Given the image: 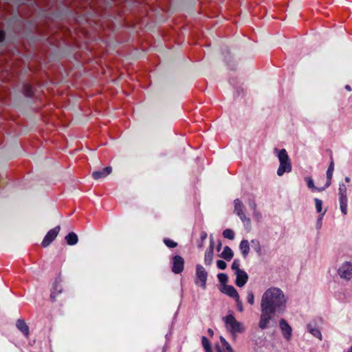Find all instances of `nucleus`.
Segmentation results:
<instances>
[{"instance_id":"f257e3e1","label":"nucleus","mask_w":352,"mask_h":352,"mask_svg":"<svg viewBox=\"0 0 352 352\" xmlns=\"http://www.w3.org/2000/svg\"><path fill=\"white\" fill-rule=\"evenodd\" d=\"M287 299L283 292L279 288L271 287L267 289L262 296L261 310L274 313L276 311H283Z\"/></svg>"},{"instance_id":"f03ea898","label":"nucleus","mask_w":352,"mask_h":352,"mask_svg":"<svg viewBox=\"0 0 352 352\" xmlns=\"http://www.w3.org/2000/svg\"><path fill=\"white\" fill-rule=\"evenodd\" d=\"M275 151L277 153L280 166L277 170V174L279 176L283 175L285 172H290L292 170V165L289 159V156L285 149L278 151L275 148Z\"/></svg>"},{"instance_id":"7ed1b4c3","label":"nucleus","mask_w":352,"mask_h":352,"mask_svg":"<svg viewBox=\"0 0 352 352\" xmlns=\"http://www.w3.org/2000/svg\"><path fill=\"white\" fill-rule=\"evenodd\" d=\"M226 328L232 333H241L243 331L242 324L238 322L232 314H230L223 318Z\"/></svg>"},{"instance_id":"20e7f679","label":"nucleus","mask_w":352,"mask_h":352,"mask_svg":"<svg viewBox=\"0 0 352 352\" xmlns=\"http://www.w3.org/2000/svg\"><path fill=\"white\" fill-rule=\"evenodd\" d=\"M60 230V226H57L53 229H51L45 236L41 245L43 247H47L58 236Z\"/></svg>"},{"instance_id":"39448f33","label":"nucleus","mask_w":352,"mask_h":352,"mask_svg":"<svg viewBox=\"0 0 352 352\" xmlns=\"http://www.w3.org/2000/svg\"><path fill=\"white\" fill-rule=\"evenodd\" d=\"M196 275H197L196 283L197 284L200 283L201 286L204 289L206 287V280H207V277H208L206 271L202 266L198 265L197 267Z\"/></svg>"},{"instance_id":"423d86ee","label":"nucleus","mask_w":352,"mask_h":352,"mask_svg":"<svg viewBox=\"0 0 352 352\" xmlns=\"http://www.w3.org/2000/svg\"><path fill=\"white\" fill-rule=\"evenodd\" d=\"M273 314L274 312L272 311L261 310V318L258 323V326L261 329H264L268 326L272 319V314Z\"/></svg>"},{"instance_id":"0eeeda50","label":"nucleus","mask_w":352,"mask_h":352,"mask_svg":"<svg viewBox=\"0 0 352 352\" xmlns=\"http://www.w3.org/2000/svg\"><path fill=\"white\" fill-rule=\"evenodd\" d=\"M184 261L180 256H175L173 259L172 270L175 274L182 272L184 270Z\"/></svg>"},{"instance_id":"6e6552de","label":"nucleus","mask_w":352,"mask_h":352,"mask_svg":"<svg viewBox=\"0 0 352 352\" xmlns=\"http://www.w3.org/2000/svg\"><path fill=\"white\" fill-rule=\"evenodd\" d=\"M279 326L283 334V336L287 340H289L292 336V327L287 322L285 319H280L279 321Z\"/></svg>"},{"instance_id":"1a4fd4ad","label":"nucleus","mask_w":352,"mask_h":352,"mask_svg":"<svg viewBox=\"0 0 352 352\" xmlns=\"http://www.w3.org/2000/svg\"><path fill=\"white\" fill-rule=\"evenodd\" d=\"M338 272L342 278L349 279L352 276V265L346 262L342 265Z\"/></svg>"},{"instance_id":"9d476101","label":"nucleus","mask_w":352,"mask_h":352,"mask_svg":"<svg viewBox=\"0 0 352 352\" xmlns=\"http://www.w3.org/2000/svg\"><path fill=\"white\" fill-rule=\"evenodd\" d=\"M221 292L228 296L234 298L237 302H239V295L233 286L224 285Z\"/></svg>"},{"instance_id":"9b49d317","label":"nucleus","mask_w":352,"mask_h":352,"mask_svg":"<svg viewBox=\"0 0 352 352\" xmlns=\"http://www.w3.org/2000/svg\"><path fill=\"white\" fill-rule=\"evenodd\" d=\"M243 205L239 199L234 200V211L237 215L239 216L241 219L243 221H246L248 223L250 222V219L247 218L243 212Z\"/></svg>"},{"instance_id":"f8f14e48","label":"nucleus","mask_w":352,"mask_h":352,"mask_svg":"<svg viewBox=\"0 0 352 352\" xmlns=\"http://www.w3.org/2000/svg\"><path fill=\"white\" fill-rule=\"evenodd\" d=\"M236 276V285L238 287H243L245 285V284L247 283L248 279V276L247 273L245 271L239 272L236 274H235Z\"/></svg>"},{"instance_id":"ddd939ff","label":"nucleus","mask_w":352,"mask_h":352,"mask_svg":"<svg viewBox=\"0 0 352 352\" xmlns=\"http://www.w3.org/2000/svg\"><path fill=\"white\" fill-rule=\"evenodd\" d=\"M112 171L111 166L105 167L102 170L95 171L92 173L94 179L98 180L109 175Z\"/></svg>"},{"instance_id":"4468645a","label":"nucleus","mask_w":352,"mask_h":352,"mask_svg":"<svg viewBox=\"0 0 352 352\" xmlns=\"http://www.w3.org/2000/svg\"><path fill=\"white\" fill-rule=\"evenodd\" d=\"M16 327L27 338L29 336V327L23 320L19 319L16 321Z\"/></svg>"},{"instance_id":"2eb2a0df","label":"nucleus","mask_w":352,"mask_h":352,"mask_svg":"<svg viewBox=\"0 0 352 352\" xmlns=\"http://www.w3.org/2000/svg\"><path fill=\"white\" fill-rule=\"evenodd\" d=\"M65 240L69 245H74L78 243V238L76 233L72 232L65 236Z\"/></svg>"},{"instance_id":"dca6fc26","label":"nucleus","mask_w":352,"mask_h":352,"mask_svg":"<svg viewBox=\"0 0 352 352\" xmlns=\"http://www.w3.org/2000/svg\"><path fill=\"white\" fill-rule=\"evenodd\" d=\"M213 249H214V243L213 241H211V244L210 246V248L208 251H206L205 254V263L207 265H210L212 263V257H213Z\"/></svg>"},{"instance_id":"f3484780","label":"nucleus","mask_w":352,"mask_h":352,"mask_svg":"<svg viewBox=\"0 0 352 352\" xmlns=\"http://www.w3.org/2000/svg\"><path fill=\"white\" fill-rule=\"evenodd\" d=\"M221 257L227 261H230L233 257V252L231 248L226 246L221 253Z\"/></svg>"},{"instance_id":"a211bd4d","label":"nucleus","mask_w":352,"mask_h":352,"mask_svg":"<svg viewBox=\"0 0 352 352\" xmlns=\"http://www.w3.org/2000/svg\"><path fill=\"white\" fill-rule=\"evenodd\" d=\"M240 250L244 257H246L250 251L249 243L247 240H243L240 243Z\"/></svg>"},{"instance_id":"6ab92c4d","label":"nucleus","mask_w":352,"mask_h":352,"mask_svg":"<svg viewBox=\"0 0 352 352\" xmlns=\"http://www.w3.org/2000/svg\"><path fill=\"white\" fill-rule=\"evenodd\" d=\"M340 204L342 212L346 214L347 212V198L346 195H344L343 193H342V197H340Z\"/></svg>"},{"instance_id":"aec40b11","label":"nucleus","mask_w":352,"mask_h":352,"mask_svg":"<svg viewBox=\"0 0 352 352\" xmlns=\"http://www.w3.org/2000/svg\"><path fill=\"white\" fill-rule=\"evenodd\" d=\"M333 170H334V163H333V161L331 160V162L329 166V168L327 169V177L328 179V182L327 184V186H329L330 184V181L332 178Z\"/></svg>"},{"instance_id":"412c9836","label":"nucleus","mask_w":352,"mask_h":352,"mask_svg":"<svg viewBox=\"0 0 352 352\" xmlns=\"http://www.w3.org/2000/svg\"><path fill=\"white\" fill-rule=\"evenodd\" d=\"M202 344L206 352H212L210 343L206 337L204 336L201 339Z\"/></svg>"},{"instance_id":"4be33fe9","label":"nucleus","mask_w":352,"mask_h":352,"mask_svg":"<svg viewBox=\"0 0 352 352\" xmlns=\"http://www.w3.org/2000/svg\"><path fill=\"white\" fill-rule=\"evenodd\" d=\"M223 236L228 239L232 240L234 237V232L231 229H226L223 232Z\"/></svg>"},{"instance_id":"5701e85b","label":"nucleus","mask_w":352,"mask_h":352,"mask_svg":"<svg viewBox=\"0 0 352 352\" xmlns=\"http://www.w3.org/2000/svg\"><path fill=\"white\" fill-rule=\"evenodd\" d=\"M308 327H309L310 333L312 335H314V336H316V337L318 338L320 340H321L322 335H321L320 331L318 329L313 328L311 327V325H309Z\"/></svg>"},{"instance_id":"b1692460","label":"nucleus","mask_w":352,"mask_h":352,"mask_svg":"<svg viewBox=\"0 0 352 352\" xmlns=\"http://www.w3.org/2000/svg\"><path fill=\"white\" fill-rule=\"evenodd\" d=\"M240 263L239 260H234L232 264V269L234 270L235 274L239 273V272H241L242 270L239 268Z\"/></svg>"},{"instance_id":"393cba45","label":"nucleus","mask_w":352,"mask_h":352,"mask_svg":"<svg viewBox=\"0 0 352 352\" xmlns=\"http://www.w3.org/2000/svg\"><path fill=\"white\" fill-rule=\"evenodd\" d=\"M220 340L222 343V344L226 347L228 352H234L230 345L227 342V341L225 340L224 338L221 337Z\"/></svg>"},{"instance_id":"a878e982","label":"nucleus","mask_w":352,"mask_h":352,"mask_svg":"<svg viewBox=\"0 0 352 352\" xmlns=\"http://www.w3.org/2000/svg\"><path fill=\"white\" fill-rule=\"evenodd\" d=\"M315 203H316V208L317 211L318 212H321V211H322V201L320 200V199H315Z\"/></svg>"},{"instance_id":"bb28decb","label":"nucleus","mask_w":352,"mask_h":352,"mask_svg":"<svg viewBox=\"0 0 352 352\" xmlns=\"http://www.w3.org/2000/svg\"><path fill=\"white\" fill-rule=\"evenodd\" d=\"M248 301L250 305H254V294L252 292H250L248 294Z\"/></svg>"},{"instance_id":"cd10ccee","label":"nucleus","mask_w":352,"mask_h":352,"mask_svg":"<svg viewBox=\"0 0 352 352\" xmlns=\"http://www.w3.org/2000/svg\"><path fill=\"white\" fill-rule=\"evenodd\" d=\"M164 243L169 248H175L177 246V243L170 239H165Z\"/></svg>"},{"instance_id":"c85d7f7f","label":"nucleus","mask_w":352,"mask_h":352,"mask_svg":"<svg viewBox=\"0 0 352 352\" xmlns=\"http://www.w3.org/2000/svg\"><path fill=\"white\" fill-rule=\"evenodd\" d=\"M217 265L220 270H224L226 267V262L222 260L217 261Z\"/></svg>"},{"instance_id":"c756f323","label":"nucleus","mask_w":352,"mask_h":352,"mask_svg":"<svg viewBox=\"0 0 352 352\" xmlns=\"http://www.w3.org/2000/svg\"><path fill=\"white\" fill-rule=\"evenodd\" d=\"M218 278H219V281L222 283H224L227 282V280H228V277L225 274H219L218 275Z\"/></svg>"},{"instance_id":"7c9ffc66","label":"nucleus","mask_w":352,"mask_h":352,"mask_svg":"<svg viewBox=\"0 0 352 352\" xmlns=\"http://www.w3.org/2000/svg\"><path fill=\"white\" fill-rule=\"evenodd\" d=\"M24 93L25 96H31V87L28 85H25L24 86Z\"/></svg>"},{"instance_id":"2f4dec72","label":"nucleus","mask_w":352,"mask_h":352,"mask_svg":"<svg viewBox=\"0 0 352 352\" xmlns=\"http://www.w3.org/2000/svg\"><path fill=\"white\" fill-rule=\"evenodd\" d=\"M307 185H308V186H309L310 188H311V189H313V190H318V189L315 187V186H314V182H313V180H312L311 178H309V177L307 178Z\"/></svg>"},{"instance_id":"473e14b6","label":"nucleus","mask_w":352,"mask_h":352,"mask_svg":"<svg viewBox=\"0 0 352 352\" xmlns=\"http://www.w3.org/2000/svg\"><path fill=\"white\" fill-rule=\"evenodd\" d=\"M346 186L344 184H342L340 186V197H342V193H343L344 195H346Z\"/></svg>"},{"instance_id":"72a5a7b5","label":"nucleus","mask_w":352,"mask_h":352,"mask_svg":"<svg viewBox=\"0 0 352 352\" xmlns=\"http://www.w3.org/2000/svg\"><path fill=\"white\" fill-rule=\"evenodd\" d=\"M5 39V33L0 30V42L3 41Z\"/></svg>"},{"instance_id":"f704fd0d","label":"nucleus","mask_w":352,"mask_h":352,"mask_svg":"<svg viewBox=\"0 0 352 352\" xmlns=\"http://www.w3.org/2000/svg\"><path fill=\"white\" fill-rule=\"evenodd\" d=\"M237 303L239 305V311H243V307H242L241 302L239 301V302H237Z\"/></svg>"},{"instance_id":"c9c22d12","label":"nucleus","mask_w":352,"mask_h":352,"mask_svg":"<svg viewBox=\"0 0 352 352\" xmlns=\"http://www.w3.org/2000/svg\"><path fill=\"white\" fill-rule=\"evenodd\" d=\"M208 333L211 336L214 335L213 331L211 329H208Z\"/></svg>"},{"instance_id":"e433bc0d","label":"nucleus","mask_w":352,"mask_h":352,"mask_svg":"<svg viewBox=\"0 0 352 352\" xmlns=\"http://www.w3.org/2000/svg\"><path fill=\"white\" fill-rule=\"evenodd\" d=\"M347 90L351 91V87L349 85H346L345 87Z\"/></svg>"},{"instance_id":"4c0bfd02","label":"nucleus","mask_w":352,"mask_h":352,"mask_svg":"<svg viewBox=\"0 0 352 352\" xmlns=\"http://www.w3.org/2000/svg\"><path fill=\"white\" fill-rule=\"evenodd\" d=\"M217 352H222V351L219 349V347H217Z\"/></svg>"},{"instance_id":"58836bf2","label":"nucleus","mask_w":352,"mask_h":352,"mask_svg":"<svg viewBox=\"0 0 352 352\" xmlns=\"http://www.w3.org/2000/svg\"><path fill=\"white\" fill-rule=\"evenodd\" d=\"M221 246V244L220 243V244L219 245V246H218V248H217V250H219V249H220Z\"/></svg>"},{"instance_id":"ea45409f","label":"nucleus","mask_w":352,"mask_h":352,"mask_svg":"<svg viewBox=\"0 0 352 352\" xmlns=\"http://www.w3.org/2000/svg\"><path fill=\"white\" fill-rule=\"evenodd\" d=\"M349 178H346V182H349Z\"/></svg>"}]
</instances>
